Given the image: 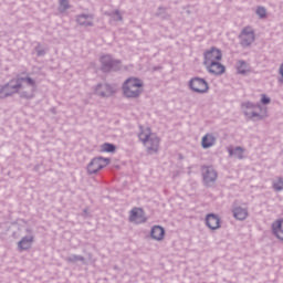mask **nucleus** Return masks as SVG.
Listing matches in <instances>:
<instances>
[{
	"instance_id": "nucleus-1",
	"label": "nucleus",
	"mask_w": 283,
	"mask_h": 283,
	"mask_svg": "<svg viewBox=\"0 0 283 283\" xmlns=\"http://www.w3.org/2000/svg\"><path fill=\"white\" fill-rule=\"evenodd\" d=\"M24 85H29L32 92H34V80H32V77H21L10 81V83L4 86H0V98H8V96H12V94H17Z\"/></svg>"
},
{
	"instance_id": "nucleus-2",
	"label": "nucleus",
	"mask_w": 283,
	"mask_h": 283,
	"mask_svg": "<svg viewBox=\"0 0 283 283\" xmlns=\"http://www.w3.org/2000/svg\"><path fill=\"white\" fill-rule=\"evenodd\" d=\"M139 140L146 147L148 154H156L160 149V137L151 132L149 127H142L139 133Z\"/></svg>"
},
{
	"instance_id": "nucleus-3",
	"label": "nucleus",
	"mask_w": 283,
	"mask_h": 283,
	"mask_svg": "<svg viewBox=\"0 0 283 283\" xmlns=\"http://www.w3.org/2000/svg\"><path fill=\"white\" fill-rule=\"evenodd\" d=\"M143 80L138 77H128L123 84V94L126 98H138L143 94Z\"/></svg>"
},
{
	"instance_id": "nucleus-4",
	"label": "nucleus",
	"mask_w": 283,
	"mask_h": 283,
	"mask_svg": "<svg viewBox=\"0 0 283 283\" xmlns=\"http://www.w3.org/2000/svg\"><path fill=\"white\" fill-rule=\"evenodd\" d=\"M189 87L192 92L197 94H207L209 92V83L205 81V78L195 77L190 80Z\"/></svg>"
},
{
	"instance_id": "nucleus-5",
	"label": "nucleus",
	"mask_w": 283,
	"mask_h": 283,
	"mask_svg": "<svg viewBox=\"0 0 283 283\" xmlns=\"http://www.w3.org/2000/svg\"><path fill=\"white\" fill-rule=\"evenodd\" d=\"M102 72H112V70H118L120 67V61L112 60L111 55H104L101 57Z\"/></svg>"
},
{
	"instance_id": "nucleus-6",
	"label": "nucleus",
	"mask_w": 283,
	"mask_h": 283,
	"mask_svg": "<svg viewBox=\"0 0 283 283\" xmlns=\"http://www.w3.org/2000/svg\"><path fill=\"white\" fill-rule=\"evenodd\" d=\"M219 61H222V51L218 50L216 48H212L205 53V65H209L211 63H217Z\"/></svg>"
},
{
	"instance_id": "nucleus-7",
	"label": "nucleus",
	"mask_w": 283,
	"mask_h": 283,
	"mask_svg": "<svg viewBox=\"0 0 283 283\" xmlns=\"http://www.w3.org/2000/svg\"><path fill=\"white\" fill-rule=\"evenodd\" d=\"M241 45L248 48L253 41H255V32L251 27H245L240 34Z\"/></svg>"
},
{
	"instance_id": "nucleus-8",
	"label": "nucleus",
	"mask_w": 283,
	"mask_h": 283,
	"mask_svg": "<svg viewBox=\"0 0 283 283\" xmlns=\"http://www.w3.org/2000/svg\"><path fill=\"white\" fill-rule=\"evenodd\" d=\"M107 165H109V159L98 157L90 163V165L87 166V171L88 174H96L97 171H101L103 167H107Z\"/></svg>"
},
{
	"instance_id": "nucleus-9",
	"label": "nucleus",
	"mask_w": 283,
	"mask_h": 283,
	"mask_svg": "<svg viewBox=\"0 0 283 283\" xmlns=\"http://www.w3.org/2000/svg\"><path fill=\"white\" fill-rule=\"evenodd\" d=\"M129 222H134V224H143V222H147L145 211L142 208H133L129 213Z\"/></svg>"
},
{
	"instance_id": "nucleus-10",
	"label": "nucleus",
	"mask_w": 283,
	"mask_h": 283,
	"mask_svg": "<svg viewBox=\"0 0 283 283\" xmlns=\"http://www.w3.org/2000/svg\"><path fill=\"white\" fill-rule=\"evenodd\" d=\"M202 174H203V180L207 185H209V182H216L218 178V172H216L213 167H203Z\"/></svg>"
},
{
	"instance_id": "nucleus-11",
	"label": "nucleus",
	"mask_w": 283,
	"mask_h": 283,
	"mask_svg": "<svg viewBox=\"0 0 283 283\" xmlns=\"http://www.w3.org/2000/svg\"><path fill=\"white\" fill-rule=\"evenodd\" d=\"M206 67L210 74H216L217 76H220V74H224L226 72L224 65H222V63L219 62L206 64Z\"/></svg>"
},
{
	"instance_id": "nucleus-12",
	"label": "nucleus",
	"mask_w": 283,
	"mask_h": 283,
	"mask_svg": "<svg viewBox=\"0 0 283 283\" xmlns=\"http://www.w3.org/2000/svg\"><path fill=\"white\" fill-rule=\"evenodd\" d=\"M272 232L274 233L275 238H277V240L283 242V219L273 222Z\"/></svg>"
},
{
	"instance_id": "nucleus-13",
	"label": "nucleus",
	"mask_w": 283,
	"mask_h": 283,
	"mask_svg": "<svg viewBox=\"0 0 283 283\" xmlns=\"http://www.w3.org/2000/svg\"><path fill=\"white\" fill-rule=\"evenodd\" d=\"M206 223L209 229L214 231L216 229H220V218L216 214H208L206 218Z\"/></svg>"
},
{
	"instance_id": "nucleus-14",
	"label": "nucleus",
	"mask_w": 283,
	"mask_h": 283,
	"mask_svg": "<svg viewBox=\"0 0 283 283\" xmlns=\"http://www.w3.org/2000/svg\"><path fill=\"white\" fill-rule=\"evenodd\" d=\"M150 235L153 240H157L158 242H160L161 240H165V228L160 226L153 227L150 231Z\"/></svg>"
},
{
	"instance_id": "nucleus-15",
	"label": "nucleus",
	"mask_w": 283,
	"mask_h": 283,
	"mask_svg": "<svg viewBox=\"0 0 283 283\" xmlns=\"http://www.w3.org/2000/svg\"><path fill=\"white\" fill-rule=\"evenodd\" d=\"M95 94H97V96H112V94H114V90L112 86L103 84L96 87Z\"/></svg>"
},
{
	"instance_id": "nucleus-16",
	"label": "nucleus",
	"mask_w": 283,
	"mask_h": 283,
	"mask_svg": "<svg viewBox=\"0 0 283 283\" xmlns=\"http://www.w3.org/2000/svg\"><path fill=\"white\" fill-rule=\"evenodd\" d=\"M243 107H244V114L248 118H255L259 116L258 113H255V109H258V106L251 103H245Z\"/></svg>"
},
{
	"instance_id": "nucleus-17",
	"label": "nucleus",
	"mask_w": 283,
	"mask_h": 283,
	"mask_svg": "<svg viewBox=\"0 0 283 283\" xmlns=\"http://www.w3.org/2000/svg\"><path fill=\"white\" fill-rule=\"evenodd\" d=\"M201 145L203 149H209V147H213V145H216V137H213V135L211 134H207L202 137Z\"/></svg>"
},
{
	"instance_id": "nucleus-18",
	"label": "nucleus",
	"mask_w": 283,
	"mask_h": 283,
	"mask_svg": "<svg viewBox=\"0 0 283 283\" xmlns=\"http://www.w3.org/2000/svg\"><path fill=\"white\" fill-rule=\"evenodd\" d=\"M249 216V211L247 209L238 207L233 210V217L235 220H247V217Z\"/></svg>"
},
{
	"instance_id": "nucleus-19",
	"label": "nucleus",
	"mask_w": 283,
	"mask_h": 283,
	"mask_svg": "<svg viewBox=\"0 0 283 283\" xmlns=\"http://www.w3.org/2000/svg\"><path fill=\"white\" fill-rule=\"evenodd\" d=\"M32 242H34V238L33 237H29V238H23L18 247L21 251H28V249H30V247H32Z\"/></svg>"
},
{
	"instance_id": "nucleus-20",
	"label": "nucleus",
	"mask_w": 283,
	"mask_h": 283,
	"mask_svg": "<svg viewBox=\"0 0 283 283\" xmlns=\"http://www.w3.org/2000/svg\"><path fill=\"white\" fill-rule=\"evenodd\" d=\"M101 151L103 154H114V151H116V146L109 143H105L101 146Z\"/></svg>"
},
{
	"instance_id": "nucleus-21",
	"label": "nucleus",
	"mask_w": 283,
	"mask_h": 283,
	"mask_svg": "<svg viewBox=\"0 0 283 283\" xmlns=\"http://www.w3.org/2000/svg\"><path fill=\"white\" fill-rule=\"evenodd\" d=\"M77 23L80 25H92V17H90V15H80L77 18Z\"/></svg>"
},
{
	"instance_id": "nucleus-22",
	"label": "nucleus",
	"mask_w": 283,
	"mask_h": 283,
	"mask_svg": "<svg viewBox=\"0 0 283 283\" xmlns=\"http://www.w3.org/2000/svg\"><path fill=\"white\" fill-rule=\"evenodd\" d=\"M237 70L239 74H247V72H249V65H247V62L239 61L237 64Z\"/></svg>"
},
{
	"instance_id": "nucleus-23",
	"label": "nucleus",
	"mask_w": 283,
	"mask_h": 283,
	"mask_svg": "<svg viewBox=\"0 0 283 283\" xmlns=\"http://www.w3.org/2000/svg\"><path fill=\"white\" fill-rule=\"evenodd\" d=\"M243 154H244V150L240 147H237L230 150V156H234V158H239V160L244 158Z\"/></svg>"
},
{
	"instance_id": "nucleus-24",
	"label": "nucleus",
	"mask_w": 283,
	"mask_h": 283,
	"mask_svg": "<svg viewBox=\"0 0 283 283\" xmlns=\"http://www.w3.org/2000/svg\"><path fill=\"white\" fill-rule=\"evenodd\" d=\"M273 188L275 189V191H282V190H283V180H282V178H279V179L273 184Z\"/></svg>"
},
{
	"instance_id": "nucleus-25",
	"label": "nucleus",
	"mask_w": 283,
	"mask_h": 283,
	"mask_svg": "<svg viewBox=\"0 0 283 283\" xmlns=\"http://www.w3.org/2000/svg\"><path fill=\"white\" fill-rule=\"evenodd\" d=\"M256 14H259V17H261V19H264V17H266V9L259 7L256 9Z\"/></svg>"
},
{
	"instance_id": "nucleus-26",
	"label": "nucleus",
	"mask_w": 283,
	"mask_h": 283,
	"mask_svg": "<svg viewBox=\"0 0 283 283\" xmlns=\"http://www.w3.org/2000/svg\"><path fill=\"white\" fill-rule=\"evenodd\" d=\"M261 103L263 105H269V103H271V98H269L266 95H262Z\"/></svg>"
},
{
	"instance_id": "nucleus-27",
	"label": "nucleus",
	"mask_w": 283,
	"mask_h": 283,
	"mask_svg": "<svg viewBox=\"0 0 283 283\" xmlns=\"http://www.w3.org/2000/svg\"><path fill=\"white\" fill-rule=\"evenodd\" d=\"M60 6L64 8V10L67 9V0H61Z\"/></svg>"
}]
</instances>
